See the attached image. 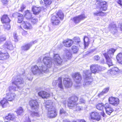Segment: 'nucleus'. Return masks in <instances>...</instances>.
Listing matches in <instances>:
<instances>
[{
    "instance_id": "nucleus-1",
    "label": "nucleus",
    "mask_w": 122,
    "mask_h": 122,
    "mask_svg": "<svg viewBox=\"0 0 122 122\" xmlns=\"http://www.w3.org/2000/svg\"><path fill=\"white\" fill-rule=\"evenodd\" d=\"M16 97V95L15 93L9 92L7 93L6 94V97L7 99L3 98L0 101V105L3 108L7 107L9 105L8 101H13L15 100Z\"/></svg>"
},
{
    "instance_id": "nucleus-2",
    "label": "nucleus",
    "mask_w": 122,
    "mask_h": 122,
    "mask_svg": "<svg viewBox=\"0 0 122 122\" xmlns=\"http://www.w3.org/2000/svg\"><path fill=\"white\" fill-rule=\"evenodd\" d=\"M64 17L62 12L61 10H59L55 15L52 16L51 20V23L54 25H58L61 23V21L63 20Z\"/></svg>"
},
{
    "instance_id": "nucleus-3",
    "label": "nucleus",
    "mask_w": 122,
    "mask_h": 122,
    "mask_svg": "<svg viewBox=\"0 0 122 122\" xmlns=\"http://www.w3.org/2000/svg\"><path fill=\"white\" fill-rule=\"evenodd\" d=\"M96 2H98V5L101 7L99 11L93 13V15L95 16H103L106 15V13L103 12L101 9H102V11H105L107 10V3L105 1H100V0H96Z\"/></svg>"
},
{
    "instance_id": "nucleus-4",
    "label": "nucleus",
    "mask_w": 122,
    "mask_h": 122,
    "mask_svg": "<svg viewBox=\"0 0 122 122\" xmlns=\"http://www.w3.org/2000/svg\"><path fill=\"white\" fill-rule=\"evenodd\" d=\"M23 81L22 79L18 77V76L13 77L11 80L12 86H9L8 88L9 91H16L17 88H19L18 86V83H19V84H23Z\"/></svg>"
},
{
    "instance_id": "nucleus-5",
    "label": "nucleus",
    "mask_w": 122,
    "mask_h": 122,
    "mask_svg": "<svg viewBox=\"0 0 122 122\" xmlns=\"http://www.w3.org/2000/svg\"><path fill=\"white\" fill-rule=\"evenodd\" d=\"M53 102L51 101H48L46 102V107L50 109L48 113V117L49 118H53L56 117L57 112L54 107L52 105Z\"/></svg>"
},
{
    "instance_id": "nucleus-6",
    "label": "nucleus",
    "mask_w": 122,
    "mask_h": 122,
    "mask_svg": "<svg viewBox=\"0 0 122 122\" xmlns=\"http://www.w3.org/2000/svg\"><path fill=\"white\" fill-rule=\"evenodd\" d=\"M90 69L91 72L88 73L89 71V70L86 71L85 72V76L86 78L88 75H91L92 73L96 74L100 71H103V69L101 66H98L97 64H92L90 66Z\"/></svg>"
},
{
    "instance_id": "nucleus-7",
    "label": "nucleus",
    "mask_w": 122,
    "mask_h": 122,
    "mask_svg": "<svg viewBox=\"0 0 122 122\" xmlns=\"http://www.w3.org/2000/svg\"><path fill=\"white\" fill-rule=\"evenodd\" d=\"M0 20L2 23L5 24L3 26L5 30H10L11 27L10 24L11 20L8 15L6 14L3 15L1 17Z\"/></svg>"
},
{
    "instance_id": "nucleus-8",
    "label": "nucleus",
    "mask_w": 122,
    "mask_h": 122,
    "mask_svg": "<svg viewBox=\"0 0 122 122\" xmlns=\"http://www.w3.org/2000/svg\"><path fill=\"white\" fill-rule=\"evenodd\" d=\"M78 98L76 96L73 95L69 97L67 102V105L70 108L72 109L77 105V102L78 100Z\"/></svg>"
},
{
    "instance_id": "nucleus-9",
    "label": "nucleus",
    "mask_w": 122,
    "mask_h": 122,
    "mask_svg": "<svg viewBox=\"0 0 122 122\" xmlns=\"http://www.w3.org/2000/svg\"><path fill=\"white\" fill-rule=\"evenodd\" d=\"M86 18V16L84 14H81L78 16L73 17L71 19V20L76 24L79 23L82 20Z\"/></svg>"
},
{
    "instance_id": "nucleus-10",
    "label": "nucleus",
    "mask_w": 122,
    "mask_h": 122,
    "mask_svg": "<svg viewBox=\"0 0 122 122\" xmlns=\"http://www.w3.org/2000/svg\"><path fill=\"white\" fill-rule=\"evenodd\" d=\"M29 105L32 110H37L39 107V104L36 99H31L29 102Z\"/></svg>"
},
{
    "instance_id": "nucleus-11",
    "label": "nucleus",
    "mask_w": 122,
    "mask_h": 122,
    "mask_svg": "<svg viewBox=\"0 0 122 122\" xmlns=\"http://www.w3.org/2000/svg\"><path fill=\"white\" fill-rule=\"evenodd\" d=\"M109 103L113 106L117 107L119 104L120 100L117 97L113 96L109 97L108 98Z\"/></svg>"
},
{
    "instance_id": "nucleus-12",
    "label": "nucleus",
    "mask_w": 122,
    "mask_h": 122,
    "mask_svg": "<svg viewBox=\"0 0 122 122\" xmlns=\"http://www.w3.org/2000/svg\"><path fill=\"white\" fill-rule=\"evenodd\" d=\"M90 114V118L92 120L98 121L102 119L101 116L98 113L96 112H92Z\"/></svg>"
},
{
    "instance_id": "nucleus-13",
    "label": "nucleus",
    "mask_w": 122,
    "mask_h": 122,
    "mask_svg": "<svg viewBox=\"0 0 122 122\" xmlns=\"http://www.w3.org/2000/svg\"><path fill=\"white\" fill-rule=\"evenodd\" d=\"M73 42L74 41L72 39L69 38L64 40L62 42L64 46L67 48H69L71 47Z\"/></svg>"
},
{
    "instance_id": "nucleus-14",
    "label": "nucleus",
    "mask_w": 122,
    "mask_h": 122,
    "mask_svg": "<svg viewBox=\"0 0 122 122\" xmlns=\"http://www.w3.org/2000/svg\"><path fill=\"white\" fill-rule=\"evenodd\" d=\"M38 96L43 99H47L50 96V94L44 91H41L38 93Z\"/></svg>"
},
{
    "instance_id": "nucleus-15",
    "label": "nucleus",
    "mask_w": 122,
    "mask_h": 122,
    "mask_svg": "<svg viewBox=\"0 0 122 122\" xmlns=\"http://www.w3.org/2000/svg\"><path fill=\"white\" fill-rule=\"evenodd\" d=\"M96 108L98 110L102 111L101 115L103 117H105L106 115L104 111L103 103H99L96 106Z\"/></svg>"
},
{
    "instance_id": "nucleus-16",
    "label": "nucleus",
    "mask_w": 122,
    "mask_h": 122,
    "mask_svg": "<svg viewBox=\"0 0 122 122\" xmlns=\"http://www.w3.org/2000/svg\"><path fill=\"white\" fill-rule=\"evenodd\" d=\"M10 57V55L8 52H4L0 51V60L5 61L8 59Z\"/></svg>"
},
{
    "instance_id": "nucleus-17",
    "label": "nucleus",
    "mask_w": 122,
    "mask_h": 122,
    "mask_svg": "<svg viewBox=\"0 0 122 122\" xmlns=\"http://www.w3.org/2000/svg\"><path fill=\"white\" fill-rule=\"evenodd\" d=\"M116 51V49H114L113 48H111L107 51V52L103 53V55L104 57L107 56L112 58V56L114 55V53Z\"/></svg>"
},
{
    "instance_id": "nucleus-18",
    "label": "nucleus",
    "mask_w": 122,
    "mask_h": 122,
    "mask_svg": "<svg viewBox=\"0 0 122 122\" xmlns=\"http://www.w3.org/2000/svg\"><path fill=\"white\" fill-rule=\"evenodd\" d=\"M120 72V70L118 68L114 67L108 70L107 71V73L109 74L114 75L117 73H119Z\"/></svg>"
},
{
    "instance_id": "nucleus-19",
    "label": "nucleus",
    "mask_w": 122,
    "mask_h": 122,
    "mask_svg": "<svg viewBox=\"0 0 122 122\" xmlns=\"http://www.w3.org/2000/svg\"><path fill=\"white\" fill-rule=\"evenodd\" d=\"M31 10L33 12V14L36 15L40 14L41 11V9L40 7H37L33 6L32 7Z\"/></svg>"
},
{
    "instance_id": "nucleus-20",
    "label": "nucleus",
    "mask_w": 122,
    "mask_h": 122,
    "mask_svg": "<svg viewBox=\"0 0 122 122\" xmlns=\"http://www.w3.org/2000/svg\"><path fill=\"white\" fill-rule=\"evenodd\" d=\"M64 80L66 82L64 83L65 87L69 88L71 87L73 83L71 79L68 78H64Z\"/></svg>"
},
{
    "instance_id": "nucleus-21",
    "label": "nucleus",
    "mask_w": 122,
    "mask_h": 122,
    "mask_svg": "<svg viewBox=\"0 0 122 122\" xmlns=\"http://www.w3.org/2000/svg\"><path fill=\"white\" fill-rule=\"evenodd\" d=\"M16 117L14 115L11 113H9L8 115L3 117L4 119L10 121H14L15 120Z\"/></svg>"
},
{
    "instance_id": "nucleus-22",
    "label": "nucleus",
    "mask_w": 122,
    "mask_h": 122,
    "mask_svg": "<svg viewBox=\"0 0 122 122\" xmlns=\"http://www.w3.org/2000/svg\"><path fill=\"white\" fill-rule=\"evenodd\" d=\"M52 0H41L40 1V3L41 4H44L45 6L46 7L49 6L52 4Z\"/></svg>"
},
{
    "instance_id": "nucleus-23",
    "label": "nucleus",
    "mask_w": 122,
    "mask_h": 122,
    "mask_svg": "<svg viewBox=\"0 0 122 122\" xmlns=\"http://www.w3.org/2000/svg\"><path fill=\"white\" fill-rule=\"evenodd\" d=\"M84 42L85 48H87L90 43V41L88 37L86 36H84Z\"/></svg>"
},
{
    "instance_id": "nucleus-24",
    "label": "nucleus",
    "mask_w": 122,
    "mask_h": 122,
    "mask_svg": "<svg viewBox=\"0 0 122 122\" xmlns=\"http://www.w3.org/2000/svg\"><path fill=\"white\" fill-rule=\"evenodd\" d=\"M21 25L25 29H30L31 28V25L30 23L26 21H24Z\"/></svg>"
},
{
    "instance_id": "nucleus-25",
    "label": "nucleus",
    "mask_w": 122,
    "mask_h": 122,
    "mask_svg": "<svg viewBox=\"0 0 122 122\" xmlns=\"http://www.w3.org/2000/svg\"><path fill=\"white\" fill-rule=\"evenodd\" d=\"M54 61L55 63L60 64L62 62L61 59L58 54H55L54 55Z\"/></svg>"
},
{
    "instance_id": "nucleus-26",
    "label": "nucleus",
    "mask_w": 122,
    "mask_h": 122,
    "mask_svg": "<svg viewBox=\"0 0 122 122\" xmlns=\"http://www.w3.org/2000/svg\"><path fill=\"white\" fill-rule=\"evenodd\" d=\"M73 77L75 78L77 81V82L80 83L82 79L81 76L79 72H76L73 75Z\"/></svg>"
},
{
    "instance_id": "nucleus-27",
    "label": "nucleus",
    "mask_w": 122,
    "mask_h": 122,
    "mask_svg": "<svg viewBox=\"0 0 122 122\" xmlns=\"http://www.w3.org/2000/svg\"><path fill=\"white\" fill-rule=\"evenodd\" d=\"M40 70L38 67L36 65L33 66L31 68V72L34 75L36 74Z\"/></svg>"
},
{
    "instance_id": "nucleus-28",
    "label": "nucleus",
    "mask_w": 122,
    "mask_h": 122,
    "mask_svg": "<svg viewBox=\"0 0 122 122\" xmlns=\"http://www.w3.org/2000/svg\"><path fill=\"white\" fill-rule=\"evenodd\" d=\"M106 60V64L108 65L109 67L112 66L113 65L111 59V58L110 57L106 56L104 57Z\"/></svg>"
},
{
    "instance_id": "nucleus-29",
    "label": "nucleus",
    "mask_w": 122,
    "mask_h": 122,
    "mask_svg": "<svg viewBox=\"0 0 122 122\" xmlns=\"http://www.w3.org/2000/svg\"><path fill=\"white\" fill-rule=\"evenodd\" d=\"M17 16V22L21 23L23 21L24 19V16L22 14L18 13Z\"/></svg>"
},
{
    "instance_id": "nucleus-30",
    "label": "nucleus",
    "mask_w": 122,
    "mask_h": 122,
    "mask_svg": "<svg viewBox=\"0 0 122 122\" xmlns=\"http://www.w3.org/2000/svg\"><path fill=\"white\" fill-rule=\"evenodd\" d=\"M116 59L118 63L122 65V53H118L116 56Z\"/></svg>"
},
{
    "instance_id": "nucleus-31",
    "label": "nucleus",
    "mask_w": 122,
    "mask_h": 122,
    "mask_svg": "<svg viewBox=\"0 0 122 122\" xmlns=\"http://www.w3.org/2000/svg\"><path fill=\"white\" fill-rule=\"evenodd\" d=\"M24 16L27 18H29L32 17V14L30 11L27 10L25 11Z\"/></svg>"
},
{
    "instance_id": "nucleus-32",
    "label": "nucleus",
    "mask_w": 122,
    "mask_h": 122,
    "mask_svg": "<svg viewBox=\"0 0 122 122\" xmlns=\"http://www.w3.org/2000/svg\"><path fill=\"white\" fill-rule=\"evenodd\" d=\"M30 44H26L22 47V50L24 51H26L30 49Z\"/></svg>"
},
{
    "instance_id": "nucleus-33",
    "label": "nucleus",
    "mask_w": 122,
    "mask_h": 122,
    "mask_svg": "<svg viewBox=\"0 0 122 122\" xmlns=\"http://www.w3.org/2000/svg\"><path fill=\"white\" fill-rule=\"evenodd\" d=\"M73 39L74 42L76 43L75 44L77 46L79 45V43L81 41L80 38L78 37H75Z\"/></svg>"
},
{
    "instance_id": "nucleus-34",
    "label": "nucleus",
    "mask_w": 122,
    "mask_h": 122,
    "mask_svg": "<svg viewBox=\"0 0 122 122\" xmlns=\"http://www.w3.org/2000/svg\"><path fill=\"white\" fill-rule=\"evenodd\" d=\"M105 110L107 113V114L109 115H110L111 113L114 111L113 110V109L111 107H110L108 109H105Z\"/></svg>"
},
{
    "instance_id": "nucleus-35",
    "label": "nucleus",
    "mask_w": 122,
    "mask_h": 122,
    "mask_svg": "<svg viewBox=\"0 0 122 122\" xmlns=\"http://www.w3.org/2000/svg\"><path fill=\"white\" fill-rule=\"evenodd\" d=\"M23 112V110L21 107H20L16 111V112L18 115H20L22 114Z\"/></svg>"
},
{
    "instance_id": "nucleus-36",
    "label": "nucleus",
    "mask_w": 122,
    "mask_h": 122,
    "mask_svg": "<svg viewBox=\"0 0 122 122\" xmlns=\"http://www.w3.org/2000/svg\"><path fill=\"white\" fill-rule=\"evenodd\" d=\"M71 49L74 53H76L78 51V49L77 46L73 45L71 48Z\"/></svg>"
},
{
    "instance_id": "nucleus-37",
    "label": "nucleus",
    "mask_w": 122,
    "mask_h": 122,
    "mask_svg": "<svg viewBox=\"0 0 122 122\" xmlns=\"http://www.w3.org/2000/svg\"><path fill=\"white\" fill-rule=\"evenodd\" d=\"M38 21V20L36 18H32L31 20V22L32 24L33 25L35 24H37Z\"/></svg>"
},
{
    "instance_id": "nucleus-38",
    "label": "nucleus",
    "mask_w": 122,
    "mask_h": 122,
    "mask_svg": "<svg viewBox=\"0 0 122 122\" xmlns=\"http://www.w3.org/2000/svg\"><path fill=\"white\" fill-rule=\"evenodd\" d=\"M59 114L60 115L62 114H67L66 112L63 108H61L60 110L59 111Z\"/></svg>"
},
{
    "instance_id": "nucleus-39",
    "label": "nucleus",
    "mask_w": 122,
    "mask_h": 122,
    "mask_svg": "<svg viewBox=\"0 0 122 122\" xmlns=\"http://www.w3.org/2000/svg\"><path fill=\"white\" fill-rule=\"evenodd\" d=\"M110 104L109 103H105L104 104H103L104 108L105 109H108L111 107Z\"/></svg>"
},
{
    "instance_id": "nucleus-40",
    "label": "nucleus",
    "mask_w": 122,
    "mask_h": 122,
    "mask_svg": "<svg viewBox=\"0 0 122 122\" xmlns=\"http://www.w3.org/2000/svg\"><path fill=\"white\" fill-rule=\"evenodd\" d=\"M31 115L33 116H36L38 117L40 116L38 112H33L31 113Z\"/></svg>"
},
{
    "instance_id": "nucleus-41",
    "label": "nucleus",
    "mask_w": 122,
    "mask_h": 122,
    "mask_svg": "<svg viewBox=\"0 0 122 122\" xmlns=\"http://www.w3.org/2000/svg\"><path fill=\"white\" fill-rule=\"evenodd\" d=\"M69 54H68L67 53L66 54V56L67 59H70L71 58L72 54L70 52H69Z\"/></svg>"
},
{
    "instance_id": "nucleus-42",
    "label": "nucleus",
    "mask_w": 122,
    "mask_h": 122,
    "mask_svg": "<svg viewBox=\"0 0 122 122\" xmlns=\"http://www.w3.org/2000/svg\"><path fill=\"white\" fill-rule=\"evenodd\" d=\"M72 122H86L84 119H77L75 120H74Z\"/></svg>"
},
{
    "instance_id": "nucleus-43",
    "label": "nucleus",
    "mask_w": 122,
    "mask_h": 122,
    "mask_svg": "<svg viewBox=\"0 0 122 122\" xmlns=\"http://www.w3.org/2000/svg\"><path fill=\"white\" fill-rule=\"evenodd\" d=\"M21 33L22 36L25 37L27 36L28 35L27 31L24 30H23L22 32Z\"/></svg>"
},
{
    "instance_id": "nucleus-44",
    "label": "nucleus",
    "mask_w": 122,
    "mask_h": 122,
    "mask_svg": "<svg viewBox=\"0 0 122 122\" xmlns=\"http://www.w3.org/2000/svg\"><path fill=\"white\" fill-rule=\"evenodd\" d=\"M11 47L10 44L7 43L5 44V47L8 49H10Z\"/></svg>"
},
{
    "instance_id": "nucleus-45",
    "label": "nucleus",
    "mask_w": 122,
    "mask_h": 122,
    "mask_svg": "<svg viewBox=\"0 0 122 122\" xmlns=\"http://www.w3.org/2000/svg\"><path fill=\"white\" fill-rule=\"evenodd\" d=\"M13 37L15 41H18V36L16 33L14 34Z\"/></svg>"
},
{
    "instance_id": "nucleus-46",
    "label": "nucleus",
    "mask_w": 122,
    "mask_h": 122,
    "mask_svg": "<svg viewBox=\"0 0 122 122\" xmlns=\"http://www.w3.org/2000/svg\"><path fill=\"white\" fill-rule=\"evenodd\" d=\"M100 57L98 55L95 56L94 57V60L95 61H97L99 60Z\"/></svg>"
},
{
    "instance_id": "nucleus-47",
    "label": "nucleus",
    "mask_w": 122,
    "mask_h": 122,
    "mask_svg": "<svg viewBox=\"0 0 122 122\" xmlns=\"http://www.w3.org/2000/svg\"><path fill=\"white\" fill-rule=\"evenodd\" d=\"M6 38L5 37L2 36L0 38V42H2L6 40Z\"/></svg>"
},
{
    "instance_id": "nucleus-48",
    "label": "nucleus",
    "mask_w": 122,
    "mask_h": 122,
    "mask_svg": "<svg viewBox=\"0 0 122 122\" xmlns=\"http://www.w3.org/2000/svg\"><path fill=\"white\" fill-rule=\"evenodd\" d=\"M58 86L60 89L63 90L64 89L63 86L62 85V82H59L58 84Z\"/></svg>"
},
{
    "instance_id": "nucleus-49",
    "label": "nucleus",
    "mask_w": 122,
    "mask_h": 122,
    "mask_svg": "<svg viewBox=\"0 0 122 122\" xmlns=\"http://www.w3.org/2000/svg\"><path fill=\"white\" fill-rule=\"evenodd\" d=\"M2 2L4 5H5L8 4V0H2Z\"/></svg>"
},
{
    "instance_id": "nucleus-50",
    "label": "nucleus",
    "mask_w": 122,
    "mask_h": 122,
    "mask_svg": "<svg viewBox=\"0 0 122 122\" xmlns=\"http://www.w3.org/2000/svg\"><path fill=\"white\" fill-rule=\"evenodd\" d=\"M91 83V81H87L85 83L83 84V85L84 86L89 85Z\"/></svg>"
},
{
    "instance_id": "nucleus-51",
    "label": "nucleus",
    "mask_w": 122,
    "mask_h": 122,
    "mask_svg": "<svg viewBox=\"0 0 122 122\" xmlns=\"http://www.w3.org/2000/svg\"><path fill=\"white\" fill-rule=\"evenodd\" d=\"M109 89V88L108 87H107L104 88V90L103 91L105 93H106L108 92Z\"/></svg>"
},
{
    "instance_id": "nucleus-52",
    "label": "nucleus",
    "mask_w": 122,
    "mask_h": 122,
    "mask_svg": "<svg viewBox=\"0 0 122 122\" xmlns=\"http://www.w3.org/2000/svg\"><path fill=\"white\" fill-rule=\"evenodd\" d=\"M82 109V107L80 106H77L76 107V110L77 111H81Z\"/></svg>"
},
{
    "instance_id": "nucleus-53",
    "label": "nucleus",
    "mask_w": 122,
    "mask_h": 122,
    "mask_svg": "<svg viewBox=\"0 0 122 122\" xmlns=\"http://www.w3.org/2000/svg\"><path fill=\"white\" fill-rule=\"evenodd\" d=\"M117 2L121 6H122V0H118Z\"/></svg>"
},
{
    "instance_id": "nucleus-54",
    "label": "nucleus",
    "mask_w": 122,
    "mask_h": 122,
    "mask_svg": "<svg viewBox=\"0 0 122 122\" xmlns=\"http://www.w3.org/2000/svg\"><path fill=\"white\" fill-rule=\"evenodd\" d=\"M105 94V93L103 92V91H102L100 93L98 94V96L99 97H100L101 96L103 95H104V94Z\"/></svg>"
},
{
    "instance_id": "nucleus-55",
    "label": "nucleus",
    "mask_w": 122,
    "mask_h": 122,
    "mask_svg": "<svg viewBox=\"0 0 122 122\" xmlns=\"http://www.w3.org/2000/svg\"><path fill=\"white\" fill-rule=\"evenodd\" d=\"M118 28L120 29V30L122 31V23L119 24Z\"/></svg>"
},
{
    "instance_id": "nucleus-56",
    "label": "nucleus",
    "mask_w": 122,
    "mask_h": 122,
    "mask_svg": "<svg viewBox=\"0 0 122 122\" xmlns=\"http://www.w3.org/2000/svg\"><path fill=\"white\" fill-rule=\"evenodd\" d=\"M25 8V7L24 6H21L20 7V10L19 11H20L22 12L24 9Z\"/></svg>"
},
{
    "instance_id": "nucleus-57",
    "label": "nucleus",
    "mask_w": 122,
    "mask_h": 122,
    "mask_svg": "<svg viewBox=\"0 0 122 122\" xmlns=\"http://www.w3.org/2000/svg\"><path fill=\"white\" fill-rule=\"evenodd\" d=\"M24 122H31V121L29 118L28 117L25 119Z\"/></svg>"
},
{
    "instance_id": "nucleus-58",
    "label": "nucleus",
    "mask_w": 122,
    "mask_h": 122,
    "mask_svg": "<svg viewBox=\"0 0 122 122\" xmlns=\"http://www.w3.org/2000/svg\"><path fill=\"white\" fill-rule=\"evenodd\" d=\"M85 101L82 99H81L80 101V103H84Z\"/></svg>"
},
{
    "instance_id": "nucleus-59",
    "label": "nucleus",
    "mask_w": 122,
    "mask_h": 122,
    "mask_svg": "<svg viewBox=\"0 0 122 122\" xmlns=\"http://www.w3.org/2000/svg\"><path fill=\"white\" fill-rule=\"evenodd\" d=\"M112 27L113 28H115V29H116L117 27L116 24H113L112 25Z\"/></svg>"
},
{
    "instance_id": "nucleus-60",
    "label": "nucleus",
    "mask_w": 122,
    "mask_h": 122,
    "mask_svg": "<svg viewBox=\"0 0 122 122\" xmlns=\"http://www.w3.org/2000/svg\"><path fill=\"white\" fill-rule=\"evenodd\" d=\"M58 80L59 81V82H62V77H59Z\"/></svg>"
},
{
    "instance_id": "nucleus-61",
    "label": "nucleus",
    "mask_w": 122,
    "mask_h": 122,
    "mask_svg": "<svg viewBox=\"0 0 122 122\" xmlns=\"http://www.w3.org/2000/svg\"><path fill=\"white\" fill-rule=\"evenodd\" d=\"M18 29H22V26H21V25L19 26L18 27Z\"/></svg>"
},
{
    "instance_id": "nucleus-62",
    "label": "nucleus",
    "mask_w": 122,
    "mask_h": 122,
    "mask_svg": "<svg viewBox=\"0 0 122 122\" xmlns=\"http://www.w3.org/2000/svg\"><path fill=\"white\" fill-rule=\"evenodd\" d=\"M66 122H71L70 121H67Z\"/></svg>"
}]
</instances>
